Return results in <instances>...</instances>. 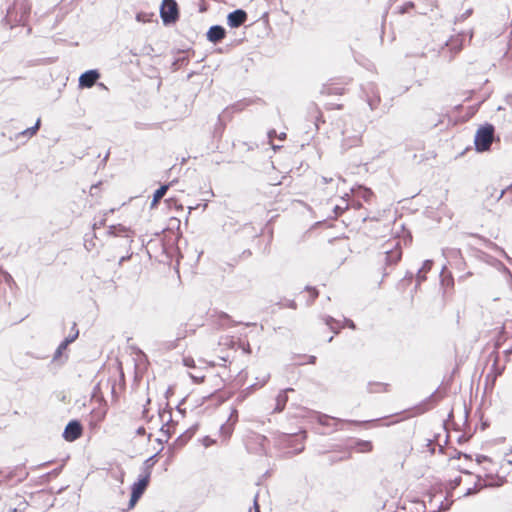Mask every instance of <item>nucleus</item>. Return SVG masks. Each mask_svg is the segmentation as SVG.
I'll return each mask as SVG.
<instances>
[{
    "instance_id": "6e6552de",
    "label": "nucleus",
    "mask_w": 512,
    "mask_h": 512,
    "mask_svg": "<svg viewBox=\"0 0 512 512\" xmlns=\"http://www.w3.org/2000/svg\"><path fill=\"white\" fill-rule=\"evenodd\" d=\"M238 422V411L236 409H233L227 419V421L221 425L219 436L221 438L222 442H226L230 439L232 436L235 425Z\"/></svg>"
},
{
    "instance_id": "7c9ffc66",
    "label": "nucleus",
    "mask_w": 512,
    "mask_h": 512,
    "mask_svg": "<svg viewBox=\"0 0 512 512\" xmlns=\"http://www.w3.org/2000/svg\"><path fill=\"white\" fill-rule=\"evenodd\" d=\"M183 364L192 370L196 368L195 360L191 356L184 357Z\"/></svg>"
},
{
    "instance_id": "2eb2a0df",
    "label": "nucleus",
    "mask_w": 512,
    "mask_h": 512,
    "mask_svg": "<svg viewBox=\"0 0 512 512\" xmlns=\"http://www.w3.org/2000/svg\"><path fill=\"white\" fill-rule=\"evenodd\" d=\"M347 451H351V454L355 451L358 453H368L373 450V444L370 441L366 440H358L355 441L352 445L348 446Z\"/></svg>"
},
{
    "instance_id": "b1692460",
    "label": "nucleus",
    "mask_w": 512,
    "mask_h": 512,
    "mask_svg": "<svg viewBox=\"0 0 512 512\" xmlns=\"http://www.w3.org/2000/svg\"><path fill=\"white\" fill-rule=\"evenodd\" d=\"M189 377L195 384H202L205 381L206 373L202 369H196L189 372Z\"/></svg>"
},
{
    "instance_id": "dca6fc26",
    "label": "nucleus",
    "mask_w": 512,
    "mask_h": 512,
    "mask_svg": "<svg viewBox=\"0 0 512 512\" xmlns=\"http://www.w3.org/2000/svg\"><path fill=\"white\" fill-rule=\"evenodd\" d=\"M226 36V31L222 26H212L207 32V39L212 43H217L223 40Z\"/></svg>"
},
{
    "instance_id": "4468645a",
    "label": "nucleus",
    "mask_w": 512,
    "mask_h": 512,
    "mask_svg": "<svg viewBox=\"0 0 512 512\" xmlns=\"http://www.w3.org/2000/svg\"><path fill=\"white\" fill-rule=\"evenodd\" d=\"M100 74L96 70H89L83 73L79 78V85L81 87L90 88L99 79Z\"/></svg>"
},
{
    "instance_id": "79ce46f5",
    "label": "nucleus",
    "mask_w": 512,
    "mask_h": 512,
    "mask_svg": "<svg viewBox=\"0 0 512 512\" xmlns=\"http://www.w3.org/2000/svg\"><path fill=\"white\" fill-rule=\"evenodd\" d=\"M139 434H144L145 433V429L143 427L139 428L138 431H137Z\"/></svg>"
},
{
    "instance_id": "a878e982",
    "label": "nucleus",
    "mask_w": 512,
    "mask_h": 512,
    "mask_svg": "<svg viewBox=\"0 0 512 512\" xmlns=\"http://www.w3.org/2000/svg\"><path fill=\"white\" fill-rule=\"evenodd\" d=\"M453 256H457V257L460 258V263H459L458 269L459 270H465V268L467 266V263H466V261L464 260V258L462 256L461 250L460 249H452V250H450L449 257H453Z\"/></svg>"
},
{
    "instance_id": "2f4dec72",
    "label": "nucleus",
    "mask_w": 512,
    "mask_h": 512,
    "mask_svg": "<svg viewBox=\"0 0 512 512\" xmlns=\"http://www.w3.org/2000/svg\"><path fill=\"white\" fill-rule=\"evenodd\" d=\"M216 441L212 438H210L209 436H206L202 439V444L205 446V447H210L212 446L213 444H215Z\"/></svg>"
},
{
    "instance_id": "a18cd8bd",
    "label": "nucleus",
    "mask_w": 512,
    "mask_h": 512,
    "mask_svg": "<svg viewBox=\"0 0 512 512\" xmlns=\"http://www.w3.org/2000/svg\"><path fill=\"white\" fill-rule=\"evenodd\" d=\"M119 370H120L121 376H123V370H122L121 363L119 364Z\"/></svg>"
},
{
    "instance_id": "9d476101",
    "label": "nucleus",
    "mask_w": 512,
    "mask_h": 512,
    "mask_svg": "<svg viewBox=\"0 0 512 512\" xmlns=\"http://www.w3.org/2000/svg\"><path fill=\"white\" fill-rule=\"evenodd\" d=\"M83 434L82 424L78 420L70 421L63 432V438L68 442L79 439Z\"/></svg>"
},
{
    "instance_id": "49530a36",
    "label": "nucleus",
    "mask_w": 512,
    "mask_h": 512,
    "mask_svg": "<svg viewBox=\"0 0 512 512\" xmlns=\"http://www.w3.org/2000/svg\"><path fill=\"white\" fill-rule=\"evenodd\" d=\"M272 134H275V131H274V130L269 132V137H270V138H272Z\"/></svg>"
},
{
    "instance_id": "e433bc0d",
    "label": "nucleus",
    "mask_w": 512,
    "mask_h": 512,
    "mask_svg": "<svg viewBox=\"0 0 512 512\" xmlns=\"http://www.w3.org/2000/svg\"><path fill=\"white\" fill-rule=\"evenodd\" d=\"M346 323H347V326H348L349 328H351V329H355V324H354V322H353V321H351V320H347V321H346Z\"/></svg>"
},
{
    "instance_id": "39448f33",
    "label": "nucleus",
    "mask_w": 512,
    "mask_h": 512,
    "mask_svg": "<svg viewBox=\"0 0 512 512\" xmlns=\"http://www.w3.org/2000/svg\"><path fill=\"white\" fill-rule=\"evenodd\" d=\"M349 83L350 80L331 79L322 86L320 93L323 96H342L347 92Z\"/></svg>"
},
{
    "instance_id": "473e14b6",
    "label": "nucleus",
    "mask_w": 512,
    "mask_h": 512,
    "mask_svg": "<svg viewBox=\"0 0 512 512\" xmlns=\"http://www.w3.org/2000/svg\"><path fill=\"white\" fill-rule=\"evenodd\" d=\"M478 490H479V489H474V490H472L471 488L467 487V488H464V489L462 490V494H463V495H470V494H473V493L477 492Z\"/></svg>"
},
{
    "instance_id": "cd10ccee",
    "label": "nucleus",
    "mask_w": 512,
    "mask_h": 512,
    "mask_svg": "<svg viewBox=\"0 0 512 512\" xmlns=\"http://www.w3.org/2000/svg\"><path fill=\"white\" fill-rule=\"evenodd\" d=\"M350 458H351V451H347V449H345V451L343 452V455L341 457L330 456L329 457V463L330 464H334V463H337L339 461L348 460Z\"/></svg>"
},
{
    "instance_id": "de8ad7c7",
    "label": "nucleus",
    "mask_w": 512,
    "mask_h": 512,
    "mask_svg": "<svg viewBox=\"0 0 512 512\" xmlns=\"http://www.w3.org/2000/svg\"><path fill=\"white\" fill-rule=\"evenodd\" d=\"M284 439H288V436L286 434L281 435Z\"/></svg>"
},
{
    "instance_id": "bb28decb",
    "label": "nucleus",
    "mask_w": 512,
    "mask_h": 512,
    "mask_svg": "<svg viewBox=\"0 0 512 512\" xmlns=\"http://www.w3.org/2000/svg\"><path fill=\"white\" fill-rule=\"evenodd\" d=\"M441 283L445 288L453 289L454 287V278L451 273L443 274Z\"/></svg>"
},
{
    "instance_id": "09e8293b",
    "label": "nucleus",
    "mask_w": 512,
    "mask_h": 512,
    "mask_svg": "<svg viewBox=\"0 0 512 512\" xmlns=\"http://www.w3.org/2000/svg\"><path fill=\"white\" fill-rule=\"evenodd\" d=\"M249 512H251V510Z\"/></svg>"
},
{
    "instance_id": "f257e3e1",
    "label": "nucleus",
    "mask_w": 512,
    "mask_h": 512,
    "mask_svg": "<svg viewBox=\"0 0 512 512\" xmlns=\"http://www.w3.org/2000/svg\"><path fill=\"white\" fill-rule=\"evenodd\" d=\"M31 7L28 0H14L7 11V20L12 25H24L30 15Z\"/></svg>"
},
{
    "instance_id": "6ab92c4d",
    "label": "nucleus",
    "mask_w": 512,
    "mask_h": 512,
    "mask_svg": "<svg viewBox=\"0 0 512 512\" xmlns=\"http://www.w3.org/2000/svg\"><path fill=\"white\" fill-rule=\"evenodd\" d=\"M169 186H170L169 184L162 185L160 188H158L154 192L153 199H152V202L150 204V208L151 209H154V208L157 207V205L159 204L160 200L164 197V195L168 191Z\"/></svg>"
},
{
    "instance_id": "37998d69",
    "label": "nucleus",
    "mask_w": 512,
    "mask_h": 512,
    "mask_svg": "<svg viewBox=\"0 0 512 512\" xmlns=\"http://www.w3.org/2000/svg\"><path fill=\"white\" fill-rule=\"evenodd\" d=\"M456 485L459 486L462 482V478L455 479Z\"/></svg>"
},
{
    "instance_id": "4be33fe9",
    "label": "nucleus",
    "mask_w": 512,
    "mask_h": 512,
    "mask_svg": "<svg viewBox=\"0 0 512 512\" xmlns=\"http://www.w3.org/2000/svg\"><path fill=\"white\" fill-rule=\"evenodd\" d=\"M390 385L386 383H380V382H371L368 385L369 391L371 393H385L389 392Z\"/></svg>"
},
{
    "instance_id": "f8f14e48",
    "label": "nucleus",
    "mask_w": 512,
    "mask_h": 512,
    "mask_svg": "<svg viewBox=\"0 0 512 512\" xmlns=\"http://www.w3.org/2000/svg\"><path fill=\"white\" fill-rule=\"evenodd\" d=\"M28 477V471L24 465L13 467L5 476L6 480L13 483H20Z\"/></svg>"
},
{
    "instance_id": "ea45409f",
    "label": "nucleus",
    "mask_w": 512,
    "mask_h": 512,
    "mask_svg": "<svg viewBox=\"0 0 512 512\" xmlns=\"http://www.w3.org/2000/svg\"><path fill=\"white\" fill-rule=\"evenodd\" d=\"M473 275L472 272L468 271L465 273V275H463L461 278H467V277H471Z\"/></svg>"
},
{
    "instance_id": "f03ea898",
    "label": "nucleus",
    "mask_w": 512,
    "mask_h": 512,
    "mask_svg": "<svg viewBox=\"0 0 512 512\" xmlns=\"http://www.w3.org/2000/svg\"><path fill=\"white\" fill-rule=\"evenodd\" d=\"M465 39L466 35L464 33L452 35L441 49L440 56L448 62L452 61L463 49Z\"/></svg>"
},
{
    "instance_id": "9b49d317",
    "label": "nucleus",
    "mask_w": 512,
    "mask_h": 512,
    "mask_svg": "<svg viewBox=\"0 0 512 512\" xmlns=\"http://www.w3.org/2000/svg\"><path fill=\"white\" fill-rule=\"evenodd\" d=\"M385 254L387 264H397L402 258V248L400 245V240L395 239L394 244H392L391 248L386 247Z\"/></svg>"
},
{
    "instance_id": "aec40b11",
    "label": "nucleus",
    "mask_w": 512,
    "mask_h": 512,
    "mask_svg": "<svg viewBox=\"0 0 512 512\" xmlns=\"http://www.w3.org/2000/svg\"><path fill=\"white\" fill-rule=\"evenodd\" d=\"M299 296L306 300L308 304L314 302V300L319 296V292L314 287H306L303 291L300 292Z\"/></svg>"
},
{
    "instance_id": "72a5a7b5",
    "label": "nucleus",
    "mask_w": 512,
    "mask_h": 512,
    "mask_svg": "<svg viewBox=\"0 0 512 512\" xmlns=\"http://www.w3.org/2000/svg\"><path fill=\"white\" fill-rule=\"evenodd\" d=\"M432 267V261H426L421 269V271H428Z\"/></svg>"
},
{
    "instance_id": "1a4fd4ad",
    "label": "nucleus",
    "mask_w": 512,
    "mask_h": 512,
    "mask_svg": "<svg viewBox=\"0 0 512 512\" xmlns=\"http://www.w3.org/2000/svg\"><path fill=\"white\" fill-rule=\"evenodd\" d=\"M210 323L216 328H230L235 326V321L225 312L215 311L210 315Z\"/></svg>"
},
{
    "instance_id": "4c0bfd02",
    "label": "nucleus",
    "mask_w": 512,
    "mask_h": 512,
    "mask_svg": "<svg viewBox=\"0 0 512 512\" xmlns=\"http://www.w3.org/2000/svg\"><path fill=\"white\" fill-rule=\"evenodd\" d=\"M254 509L255 512H260V507L256 499L254 500Z\"/></svg>"
},
{
    "instance_id": "f3484780",
    "label": "nucleus",
    "mask_w": 512,
    "mask_h": 512,
    "mask_svg": "<svg viewBox=\"0 0 512 512\" xmlns=\"http://www.w3.org/2000/svg\"><path fill=\"white\" fill-rule=\"evenodd\" d=\"M505 483V476L499 475L498 473L493 475L492 473H486L484 478L485 486H501Z\"/></svg>"
},
{
    "instance_id": "58836bf2",
    "label": "nucleus",
    "mask_w": 512,
    "mask_h": 512,
    "mask_svg": "<svg viewBox=\"0 0 512 512\" xmlns=\"http://www.w3.org/2000/svg\"><path fill=\"white\" fill-rule=\"evenodd\" d=\"M326 323H327V325H329L332 329H334L333 324H334L335 322L333 321V319H327V320H326Z\"/></svg>"
},
{
    "instance_id": "393cba45",
    "label": "nucleus",
    "mask_w": 512,
    "mask_h": 512,
    "mask_svg": "<svg viewBox=\"0 0 512 512\" xmlns=\"http://www.w3.org/2000/svg\"><path fill=\"white\" fill-rule=\"evenodd\" d=\"M109 233L114 236H119V235L128 236L129 229L123 225L111 226L109 229Z\"/></svg>"
},
{
    "instance_id": "a19ab883",
    "label": "nucleus",
    "mask_w": 512,
    "mask_h": 512,
    "mask_svg": "<svg viewBox=\"0 0 512 512\" xmlns=\"http://www.w3.org/2000/svg\"><path fill=\"white\" fill-rule=\"evenodd\" d=\"M224 383H225V380H221V383L217 384V388L216 389H220L222 386H224Z\"/></svg>"
},
{
    "instance_id": "5701e85b",
    "label": "nucleus",
    "mask_w": 512,
    "mask_h": 512,
    "mask_svg": "<svg viewBox=\"0 0 512 512\" xmlns=\"http://www.w3.org/2000/svg\"><path fill=\"white\" fill-rule=\"evenodd\" d=\"M218 345L224 349L233 350L235 349L236 342L233 336L225 335L220 338Z\"/></svg>"
},
{
    "instance_id": "0eeeda50",
    "label": "nucleus",
    "mask_w": 512,
    "mask_h": 512,
    "mask_svg": "<svg viewBox=\"0 0 512 512\" xmlns=\"http://www.w3.org/2000/svg\"><path fill=\"white\" fill-rule=\"evenodd\" d=\"M150 482V474L145 472L144 475H141L137 482L132 485V493L129 501V509H132L137 501L140 499L142 494L145 492L148 484Z\"/></svg>"
},
{
    "instance_id": "c03bdc74",
    "label": "nucleus",
    "mask_w": 512,
    "mask_h": 512,
    "mask_svg": "<svg viewBox=\"0 0 512 512\" xmlns=\"http://www.w3.org/2000/svg\"><path fill=\"white\" fill-rule=\"evenodd\" d=\"M335 210H336V214H337V215H339V214L342 212V210L340 211V208H339V207H336V208H335Z\"/></svg>"
},
{
    "instance_id": "c756f323",
    "label": "nucleus",
    "mask_w": 512,
    "mask_h": 512,
    "mask_svg": "<svg viewBox=\"0 0 512 512\" xmlns=\"http://www.w3.org/2000/svg\"><path fill=\"white\" fill-rule=\"evenodd\" d=\"M39 127H40V119H38V121L36 122V124L33 127L26 129L25 131L22 132V134L25 136L31 137L34 134H36Z\"/></svg>"
},
{
    "instance_id": "7ed1b4c3",
    "label": "nucleus",
    "mask_w": 512,
    "mask_h": 512,
    "mask_svg": "<svg viewBox=\"0 0 512 512\" xmlns=\"http://www.w3.org/2000/svg\"><path fill=\"white\" fill-rule=\"evenodd\" d=\"M94 403L95 406L90 411L87 419L90 430L98 429L108 412V404L103 398H97Z\"/></svg>"
},
{
    "instance_id": "c9c22d12",
    "label": "nucleus",
    "mask_w": 512,
    "mask_h": 512,
    "mask_svg": "<svg viewBox=\"0 0 512 512\" xmlns=\"http://www.w3.org/2000/svg\"><path fill=\"white\" fill-rule=\"evenodd\" d=\"M344 105L343 104H337L335 106H331V107H328L327 109H337V110H341L343 109Z\"/></svg>"
},
{
    "instance_id": "c85d7f7f",
    "label": "nucleus",
    "mask_w": 512,
    "mask_h": 512,
    "mask_svg": "<svg viewBox=\"0 0 512 512\" xmlns=\"http://www.w3.org/2000/svg\"><path fill=\"white\" fill-rule=\"evenodd\" d=\"M358 195L365 201H369L374 196L373 192L368 188L359 189Z\"/></svg>"
},
{
    "instance_id": "412c9836",
    "label": "nucleus",
    "mask_w": 512,
    "mask_h": 512,
    "mask_svg": "<svg viewBox=\"0 0 512 512\" xmlns=\"http://www.w3.org/2000/svg\"><path fill=\"white\" fill-rule=\"evenodd\" d=\"M288 391H293V389H286L276 397V407L274 408L275 412H281L285 408L286 403L288 401Z\"/></svg>"
},
{
    "instance_id": "423d86ee",
    "label": "nucleus",
    "mask_w": 512,
    "mask_h": 512,
    "mask_svg": "<svg viewBox=\"0 0 512 512\" xmlns=\"http://www.w3.org/2000/svg\"><path fill=\"white\" fill-rule=\"evenodd\" d=\"M160 16L165 24L175 23L179 18L178 4L175 0H163Z\"/></svg>"
},
{
    "instance_id": "f704fd0d",
    "label": "nucleus",
    "mask_w": 512,
    "mask_h": 512,
    "mask_svg": "<svg viewBox=\"0 0 512 512\" xmlns=\"http://www.w3.org/2000/svg\"><path fill=\"white\" fill-rule=\"evenodd\" d=\"M219 358L223 361V362H228L230 361V356L228 353H225L223 355H219Z\"/></svg>"
},
{
    "instance_id": "20e7f679",
    "label": "nucleus",
    "mask_w": 512,
    "mask_h": 512,
    "mask_svg": "<svg viewBox=\"0 0 512 512\" xmlns=\"http://www.w3.org/2000/svg\"><path fill=\"white\" fill-rule=\"evenodd\" d=\"M494 139V127L490 124L479 128L476 132L474 144L478 152L490 149Z\"/></svg>"
},
{
    "instance_id": "a211bd4d",
    "label": "nucleus",
    "mask_w": 512,
    "mask_h": 512,
    "mask_svg": "<svg viewBox=\"0 0 512 512\" xmlns=\"http://www.w3.org/2000/svg\"><path fill=\"white\" fill-rule=\"evenodd\" d=\"M73 330H75V333L71 336V337H68L66 338L60 345L59 347L57 348L56 352H55V356L54 358H58L60 357V355L62 354V352L64 350H66V348L68 347V345L70 343H72L77 337H78V334H79V331L76 329V324L74 323L73 324Z\"/></svg>"
},
{
    "instance_id": "ddd939ff",
    "label": "nucleus",
    "mask_w": 512,
    "mask_h": 512,
    "mask_svg": "<svg viewBox=\"0 0 512 512\" xmlns=\"http://www.w3.org/2000/svg\"><path fill=\"white\" fill-rule=\"evenodd\" d=\"M247 20V13L244 10L238 9L231 12L227 17V23L232 28H237L243 25Z\"/></svg>"
}]
</instances>
